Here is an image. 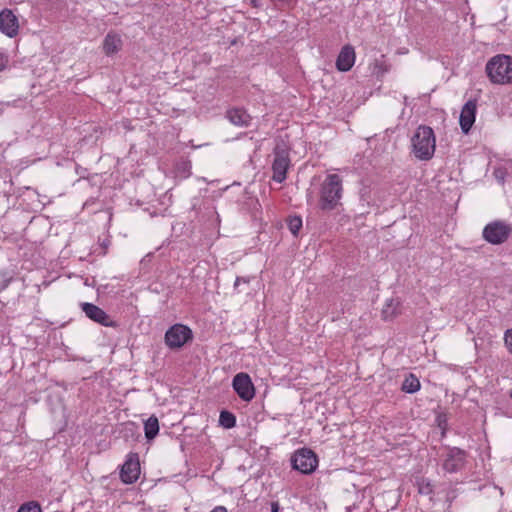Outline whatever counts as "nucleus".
<instances>
[{
    "label": "nucleus",
    "instance_id": "1",
    "mask_svg": "<svg viewBox=\"0 0 512 512\" xmlns=\"http://www.w3.org/2000/svg\"><path fill=\"white\" fill-rule=\"evenodd\" d=\"M343 181L338 174H328L321 184L319 207L323 211L334 210L343 195Z\"/></svg>",
    "mask_w": 512,
    "mask_h": 512
},
{
    "label": "nucleus",
    "instance_id": "2",
    "mask_svg": "<svg viewBox=\"0 0 512 512\" xmlns=\"http://www.w3.org/2000/svg\"><path fill=\"white\" fill-rule=\"evenodd\" d=\"M412 152L419 160H430L435 152L436 138L431 127L419 126L411 139Z\"/></svg>",
    "mask_w": 512,
    "mask_h": 512
},
{
    "label": "nucleus",
    "instance_id": "3",
    "mask_svg": "<svg viewBox=\"0 0 512 512\" xmlns=\"http://www.w3.org/2000/svg\"><path fill=\"white\" fill-rule=\"evenodd\" d=\"M485 71L494 84H512V57L504 54L492 57L487 62Z\"/></svg>",
    "mask_w": 512,
    "mask_h": 512
},
{
    "label": "nucleus",
    "instance_id": "4",
    "mask_svg": "<svg viewBox=\"0 0 512 512\" xmlns=\"http://www.w3.org/2000/svg\"><path fill=\"white\" fill-rule=\"evenodd\" d=\"M289 151V147L283 141L277 143L273 150L272 180L277 183H282L287 178V171L291 164Z\"/></svg>",
    "mask_w": 512,
    "mask_h": 512
},
{
    "label": "nucleus",
    "instance_id": "5",
    "mask_svg": "<svg viewBox=\"0 0 512 512\" xmlns=\"http://www.w3.org/2000/svg\"><path fill=\"white\" fill-rule=\"evenodd\" d=\"M512 233V226L504 221L495 220L488 223L482 231L483 239L492 245L505 243Z\"/></svg>",
    "mask_w": 512,
    "mask_h": 512
},
{
    "label": "nucleus",
    "instance_id": "6",
    "mask_svg": "<svg viewBox=\"0 0 512 512\" xmlns=\"http://www.w3.org/2000/svg\"><path fill=\"white\" fill-rule=\"evenodd\" d=\"M193 338L192 330L183 324L171 326L165 333V344L170 349H179Z\"/></svg>",
    "mask_w": 512,
    "mask_h": 512
},
{
    "label": "nucleus",
    "instance_id": "7",
    "mask_svg": "<svg viewBox=\"0 0 512 512\" xmlns=\"http://www.w3.org/2000/svg\"><path fill=\"white\" fill-rule=\"evenodd\" d=\"M292 467L303 474L312 473L318 464L315 453L307 448L297 450L291 458Z\"/></svg>",
    "mask_w": 512,
    "mask_h": 512
},
{
    "label": "nucleus",
    "instance_id": "8",
    "mask_svg": "<svg viewBox=\"0 0 512 512\" xmlns=\"http://www.w3.org/2000/svg\"><path fill=\"white\" fill-rule=\"evenodd\" d=\"M232 386L237 395L243 401H251L255 396V388L251 378L246 373H238L234 376Z\"/></svg>",
    "mask_w": 512,
    "mask_h": 512
},
{
    "label": "nucleus",
    "instance_id": "9",
    "mask_svg": "<svg viewBox=\"0 0 512 512\" xmlns=\"http://www.w3.org/2000/svg\"><path fill=\"white\" fill-rule=\"evenodd\" d=\"M82 311L86 317L90 320L105 326V327H116L117 323L111 319V317L100 307L93 303L82 302L80 304Z\"/></svg>",
    "mask_w": 512,
    "mask_h": 512
},
{
    "label": "nucleus",
    "instance_id": "10",
    "mask_svg": "<svg viewBox=\"0 0 512 512\" xmlns=\"http://www.w3.org/2000/svg\"><path fill=\"white\" fill-rule=\"evenodd\" d=\"M140 475V463L136 453L128 455L126 461L122 465L120 478L125 484H132L137 481Z\"/></svg>",
    "mask_w": 512,
    "mask_h": 512
},
{
    "label": "nucleus",
    "instance_id": "11",
    "mask_svg": "<svg viewBox=\"0 0 512 512\" xmlns=\"http://www.w3.org/2000/svg\"><path fill=\"white\" fill-rule=\"evenodd\" d=\"M466 453L459 448L449 449L443 462V469L449 473L459 471L465 463Z\"/></svg>",
    "mask_w": 512,
    "mask_h": 512
},
{
    "label": "nucleus",
    "instance_id": "12",
    "mask_svg": "<svg viewBox=\"0 0 512 512\" xmlns=\"http://www.w3.org/2000/svg\"><path fill=\"white\" fill-rule=\"evenodd\" d=\"M19 24L17 17L9 9L0 12V31L6 36L13 38L18 34Z\"/></svg>",
    "mask_w": 512,
    "mask_h": 512
},
{
    "label": "nucleus",
    "instance_id": "13",
    "mask_svg": "<svg viewBox=\"0 0 512 512\" xmlns=\"http://www.w3.org/2000/svg\"><path fill=\"white\" fill-rule=\"evenodd\" d=\"M476 109V100H469L462 107L459 123L464 133H468L473 126L476 117Z\"/></svg>",
    "mask_w": 512,
    "mask_h": 512
},
{
    "label": "nucleus",
    "instance_id": "14",
    "mask_svg": "<svg viewBox=\"0 0 512 512\" xmlns=\"http://www.w3.org/2000/svg\"><path fill=\"white\" fill-rule=\"evenodd\" d=\"M355 63V51L350 45L344 46L336 60V67L339 71H349Z\"/></svg>",
    "mask_w": 512,
    "mask_h": 512
},
{
    "label": "nucleus",
    "instance_id": "15",
    "mask_svg": "<svg viewBox=\"0 0 512 512\" xmlns=\"http://www.w3.org/2000/svg\"><path fill=\"white\" fill-rule=\"evenodd\" d=\"M122 47V39L116 34L109 32L103 41V51L107 56L117 53Z\"/></svg>",
    "mask_w": 512,
    "mask_h": 512
},
{
    "label": "nucleus",
    "instance_id": "16",
    "mask_svg": "<svg viewBox=\"0 0 512 512\" xmlns=\"http://www.w3.org/2000/svg\"><path fill=\"white\" fill-rule=\"evenodd\" d=\"M227 118L232 124L240 127H247L251 122V116L245 110L239 108L228 110Z\"/></svg>",
    "mask_w": 512,
    "mask_h": 512
},
{
    "label": "nucleus",
    "instance_id": "17",
    "mask_svg": "<svg viewBox=\"0 0 512 512\" xmlns=\"http://www.w3.org/2000/svg\"><path fill=\"white\" fill-rule=\"evenodd\" d=\"M144 432L148 440H152L158 435L159 421L156 416L152 415L144 422Z\"/></svg>",
    "mask_w": 512,
    "mask_h": 512
},
{
    "label": "nucleus",
    "instance_id": "18",
    "mask_svg": "<svg viewBox=\"0 0 512 512\" xmlns=\"http://www.w3.org/2000/svg\"><path fill=\"white\" fill-rule=\"evenodd\" d=\"M399 309V301L389 299L386 301L382 309V317L384 320H392L397 314Z\"/></svg>",
    "mask_w": 512,
    "mask_h": 512
},
{
    "label": "nucleus",
    "instance_id": "19",
    "mask_svg": "<svg viewBox=\"0 0 512 512\" xmlns=\"http://www.w3.org/2000/svg\"><path fill=\"white\" fill-rule=\"evenodd\" d=\"M420 381L416 376L410 374L402 384V390L406 393L412 394L417 392L420 389Z\"/></svg>",
    "mask_w": 512,
    "mask_h": 512
},
{
    "label": "nucleus",
    "instance_id": "20",
    "mask_svg": "<svg viewBox=\"0 0 512 512\" xmlns=\"http://www.w3.org/2000/svg\"><path fill=\"white\" fill-rule=\"evenodd\" d=\"M219 423L226 429L233 428L236 425V417L229 411H221L219 416Z\"/></svg>",
    "mask_w": 512,
    "mask_h": 512
},
{
    "label": "nucleus",
    "instance_id": "21",
    "mask_svg": "<svg viewBox=\"0 0 512 512\" xmlns=\"http://www.w3.org/2000/svg\"><path fill=\"white\" fill-rule=\"evenodd\" d=\"M301 227H302V218L300 216H293L288 219V228L294 236L298 235Z\"/></svg>",
    "mask_w": 512,
    "mask_h": 512
},
{
    "label": "nucleus",
    "instance_id": "22",
    "mask_svg": "<svg viewBox=\"0 0 512 512\" xmlns=\"http://www.w3.org/2000/svg\"><path fill=\"white\" fill-rule=\"evenodd\" d=\"M18 512H42L41 506L37 502H28L26 504H23Z\"/></svg>",
    "mask_w": 512,
    "mask_h": 512
},
{
    "label": "nucleus",
    "instance_id": "23",
    "mask_svg": "<svg viewBox=\"0 0 512 512\" xmlns=\"http://www.w3.org/2000/svg\"><path fill=\"white\" fill-rule=\"evenodd\" d=\"M493 175L495 179L500 183L504 184L506 177V170L503 168H497L494 170Z\"/></svg>",
    "mask_w": 512,
    "mask_h": 512
},
{
    "label": "nucleus",
    "instance_id": "24",
    "mask_svg": "<svg viewBox=\"0 0 512 512\" xmlns=\"http://www.w3.org/2000/svg\"><path fill=\"white\" fill-rule=\"evenodd\" d=\"M504 341L508 351L512 354V329L505 332Z\"/></svg>",
    "mask_w": 512,
    "mask_h": 512
},
{
    "label": "nucleus",
    "instance_id": "25",
    "mask_svg": "<svg viewBox=\"0 0 512 512\" xmlns=\"http://www.w3.org/2000/svg\"><path fill=\"white\" fill-rule=\"evenodd\" d=\"M249 282H250V278H249V277H240V276H239V277H237V278H236V280H235V282H234V289H235L238 293H240V292H241V290L239 289L240 285H241L242 283H244V284H249Z\"/></svg>",
    "mask_w": 512,
    "mask_h": 512
},
{
    "label": "nucleus",
    "instance_id": "26",
    "mask_svg": "<svg viewBox=\"0 0 512 512\" xmlns=\"http://www.w3.org/2000/svg\"><path fill=\"white\" fill-rule=\"evenodd\" d=\"M9 63L8 55L0 51V72L4 71Z\"/></svg>",
    "mask_w": 512,
    "mask_h": 512
},
{
    "label": "nucleus",
    "instance_id": "27",
    "mask_svg": "<svg viewBox=\"0 0 512 512\" xmlns=\"http://www.w3.org/2000/svg\"><path fill=\"white\" fill-rule=\"evenodd\" d=\"M437 421H438V425L441 427V428H444V424L446 423V419L444 416H441L439 415L437 417Z\"/></svg>",
    "mask_w": 512,
    "mask_h": 512
},
{
    "label": "nucleus",
    "instance_id": "28",
    "mask_svg": "<svg viewBox=\"0 0 512 512\" xmlns=\"http://www.w3.org/2000/svg\"><path fill=\"white\" fill-rule=\"evenodd\" d=\"M280 506L278 502L271 503V512H279Z\"/></svg>",
    "mask_w": 512,
    "mask_h": 512
},
{
    "label": "nucleus",
    "instance_id": "29",
    "mask_svg": "<svg viewBox=\"0 0 512 512\" xmlns=\"http://www.w3.org/2000/svg\"><path fill=\"white\" fill-rule=\"evenodd\" d=\"M250 4L254 7V8H260L261 7V1L260 0H250Z\"/></svg>",
    "mask_w": 512,
    "mask_h": 512
},
{
    "label": "nucleus",
    "instance_id": "30",
    "mask_svg": "<svg viewBox=\"0 0 512 512\" xmlns=\"http://www.w3.org/2000/svg\"><path fill=\"white\" fill-rule=\"evenodd\" d=\"M211 512H227V509L224 506H217Z\"/></svg>",
    "mask_w": 512,
    "mask_h": 512
},
{
    "label": "nucleus",
    "instance_id": "31",
    "mask_svg": "<svg viewBox=\"0 0 512 512\" xmlns=\"http://www.w3.org/2000/svg\"><path fill=\"white\" fill-rule=\"evenodd\" d=\"M126 429H127V430H130L131 432H133V430L135 429V426H134V424H133V423H130V424H128V425L126 426Z\"/></svg>",
    "mask_w": 512,
    "mask_h": 512
},
{
    "label": "nucleus",
    "instance_id": "32",
    "mask_svg": "<svg viewBox=\"0 0 512 512\" xmlns=\"http://www.w3.org/2000/svg\"><path fill=\"white\" fill-rule=\"evenodd\" d=\"M184 166H185V167H183V170H188V169L190 168V165H189V164H187V163H185V164H184Z\"/></svg>",
    "mask_w": 512,
    "mask_h": 512
},
{
    "label": "nucleus",
    "instance_id": "33",
    "mask_svg": "<svg viewBox=\"0 0 512 512\" xmlns=\"http://www.w3.org/2000/svg\"><path fill=\"white\" fill-rule=\"evenodd\" d=\"M184 166H185V167H183V170H188V169L190 168V165H189V164H187V163H185V164H184Z\"/></svg>",
    "mask_w": 512,
    "mask_h": 512
},
{
    "label": "nucleus",
    "instance_id": "34",
    "mask_svg": "<svg viewBox=\"0 0 512 512\" xmlns=\"http://www.w3.org/2000/svg\"><path fill=\"white\" fill-rule=\"evenodd\" d=\"M510 397L512 398V388H511V391H510Z\"/></svg>",
    "mask_w": 512,
    "mask_h": 512
}]
</instances>
